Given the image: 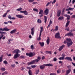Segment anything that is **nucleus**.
Wrapping results in <instances>:
<instances>
[{"label": "nucleus", "instance_id": "obj_31", "mask_svg": "<svg viewBox=\"0 0 75 75\" xmlns=\"http://www.w3.org/2000/svg\"><path fill=\"white\" fill-rule=\"evenodd\" d=\"M64 18L63 16H60L58 18V20H63L64 19Z\"/></svg>", "mask_w": 75, "mask_h": 75}, {"label": "nucleus", "instance_id": "obj_46", "mask_svg": "<svg viewBox=\"0 0 75 75\" xmlns=\"http://www.w3.org/2000/svg\"><path fill=\"white\" fill-rule=\"evenodd\" d=\"M11 66L12 68H14V67H15V66H16V64H11Z\"/></svg>", "mask_w": 75, "mask_h": 75}, {"label": "nucleus", "instance_id": "obj_51", "mask_svg": "<svg viewBox=\"0 0 75 75\" xmlns=\"http://www.w3.org/2000/svg\"><path fill=\"white\" fill-rule=\"evenodd\" d=\"M67 17L68 20L70 19V16L69 15H67Z\"/></svg>", "mask_w": 75, "mask_h": 75}, {"label": "nucleus", "instance_id": "obj_38", "mask_svg": "<svg viewBox=\"0 0 75 75\" xmlns=\"http://www.w3.org/2000/svg\"><path fill=\"white\" fill-rule=\"evenodd\" d=\"M33 10L34 11H36V12H38V9L37 8H34L33 9Z\"/></svg>", "mask_w": 75, "mask_h": 75}, {"label": "nucleus", "instance_id": "obj_32", "mask_svg": "<svg viewBox=\"0 0 75 75\" xmlns=\"http://www.w3.org/2000/svg\"><path fill=\"white\" fill-rule=\"evenodd\" d=\"M71 63L72 64V65H73L75 67V63H74L73 62H72ZM73 72L74 74H75V69L73 70Z\"/></svg>", "mask_w": 75, "mask_h": 75}, {"label": "nucleus", "instance_id": "obj_59", "mask_svg": "<svg viewBox=\"0 0 75 75\" xmlns=\"http://www.w3.org/2000/svg\"><path fill=\"white\" fill-rule=\"evenodd\" d=\"M37 2H33L32 4H37Z\"/></svg>", "mask_w": 75, "mask_h": 75}, {"label": "nucleus", "instance_id": "obj_47", "mask_svg": "<svg viewBox=\"0 0 75 75\" xmlns=\"http://www.w3.org/2000/svg\"><path fill=\"white\" fill-rule=\"evenodd\" d=\"M65 54H64V53H63L62 54V57H63V58H64L65 57Z\"/></svg>", "mask_w": 75, "mask_h": 75}, {"label": "nucleus", "instance_id": "obj_6", "mask_svg": "<svg viewBox=\"0 0 75 75\" xmlns=\"http://www.w3.org/2000/svg\"><path fill=\"white\" fill-rule=\"evenodd\" d=\"M9 30H10V29H8V28L7 27L4 28L3 29L0 28V31H8Z\"/></svg>", "mask_w": 75, "mask_h": 75}, {"label": "nucleus", "instance_id": "obj_62", "mask_svg": "<svg viewBox=\"0 0 75 75\" xmlns=\"http://www.w3.org/2000/svg\"><path fill=\"white\" fill-rule=\"evenodd\" d=\"M75 2V0H72V4H74Z\"/></svg>", "mask_w": 75, "mask_h": 75}, {"label": "nucleus", "instance_id": "obj_5", "mask_svg": "<svg viewBox=\"0 0 75 75\" xmlns=\"http://www.w3.org/2000/svg\"><path fill=\"white\" fill-rule=\"evenodd\" d=\"M59 33L58 32L55 35V38H61V37L60 36V35H59Z\"/></svg>", "mask_w": 75, "mask_h": 75}, {"label": "nucleus", "instance_id": "obj_57", "mask_svg": "<svg viewBox=\"0 0 75 75\" xmlns=\"http://www.w3.org/2000/svg\"><path fill=\"white\" fill-rule=\"evenodd\" d=\"M45 59V57L43 56L42 57V59L43 60V59Z\"/></svg>", "mask_w": 75, "mask_h": 75}, {"label": "nucleus", "instance_id": "obj_7", "mask_svg": "<svg viewBox=\"0 0 75 75\" xmlns=\"http://www.w3.org/2000/svg\"><path fill=\"white\" fill-rule=\"evenodd\" d=\"M13 53H16V54H18V53H20V52H21L20 51V50L18 49H16L15 50H14L13 52Z\"/></svg>", "mask_w": 75, "mask_h": 75}, {"label": "nucleus", "instance_id": "obj_11", "mask_svg": "<svg viewBox=\"0 0 75 75\" xmlns=\"http://www.w3.org/2000/svg\"><path fill=\"white\" fill-rule=\"evenodd\" d=\"M20 55V54L18 53H16V54L14 55L13 58L15 59H16V58H18V57H19Z\"/></svg>", "mask_w": 75, "mask_h": 75}, {"label": "nucleus", "instance_id": "obj_17", "mask_svg": "<svg viewBox=\"0 0 75 75\" xmlns=\"http://www.w3.org/2000/svg\"><path fill=\"white\" fill-rule=\"evenodd\" d=\"M73 44V42L72 41H71L70 42H67V45L68 46V47H69L71 45H72V44Z\"/></svg>", "mask_w": 75, "mask_h": 75}, {"label": "nucleus", "instance_id": "obj_53", "mask_svg": "<svg viewBox=\"0 0 75 75\" xmlns=\"http://www.w3.org/2000/svg\"><path fill=\"white\" fill-rule=\"evenodd\" d=\"M67 40H64V42H63L64 44H66V43H68V42H67Z\"/></svg>", "mask_w": 75, "mask_h": 75}, {"label": "nucleus", "instance_id": "obj_40", "mask_svg": "<svg viewBox=\"0 0 75 75\" xmlns=\"http://www.w3.org/2000/svg\"><path fill=\"white\" fill-rule=\"evenodd\" d=\"M31 67L32 68H35V67H37V65H32Z\"/></svg>", "mask_w": 75, "mask_h": 75}, {"label": "nucleus", "instance_id": "obj_18", "mask_svg": "<svg viewBox=\"0 0 75 75\" xmlns=\"http://www.w3.org/2000/svg\"><path fill=\"white\" fill-rule=\"evenodd\" d=\"M71 69L67 70L66 71V75H68V74H69L70 73V72H71Z\"/></svg>", "mask_w": 75, "mask_h": 75}, {"label": "nucleus", "instance_id": "obj_55", "mask_svg": "<svg viewBox=\"0 0 75 75\" xmlns=\"http://www.w3.org/2000/svg\"><path fill=\"white\" fill-rule=\"evenodd\" d=\"M27 69H31V67H27Z\"/></svg>", "mask_w": 75, "mask_h": 75}, {"label": "nucleus", "instance_id": "obj_37", "mask_svg": "<svg viewBox=\"0 0 75 75\" xmlns=\"http://www.w3.org/2000/svg\"><path fill=\"white\" fill-rule=\"evenodd\" d=\"M50 40H47L46 42L47 45H48L50 44Z\"/></svg>", "mask_w": 75, "mask_h": 75}, {"label": "nucleus", "instance_id": "obj_33", "mask_svg": "<svg viewBox=\"0 0 75 75\" xmlns=\"http://www.w3.org/2000/svg\"><path fill=\"white\" fill-rule=\"evenodd\" d=\"M66 40L67 42H70L71 41H72L71 40V39L70 38H67L66 39Z\"/></svg>", "mask_w": 75, "mask_h": 75}, {"label": "nucleus", "instance_id": "obj_14", "mask_svg": "<svg viewBox=\"0 0 75 75\" xmlns=\"http://www.w3.org/2000/svg\"><path fill=\"white\" fill-rule=\"evenodd\" d=\"M44 13H45L46 15H47L48 14V13H49V9L47 8H46L44 11Z\"/></svg>", "mask_w": 75, "mask_h": 75}, {"label": "nucleus", "instance_id": "obj_28", "mask_svg": "<svg viewBox=\"0 0 75 75\" xmlns=\"http://www.w3.org/2000/svg\"><path fill=\"white\" fill-rule=\"evenodd\" d=\"M40 12H39V14H42V13H43V10H42V9H40Z\"/></svg>", "mask_w": 75, "mask_h": 75}, {"label": "nucleus", "instance_id": "obj_12", "mask_svg": "<svg viewBox=\"0 0 75 75\" xmlns=\"http://www.w3.org/2000/svg\"><path fill=\"white\" fill-rule=\"evenodd\" d=\"M65 36H73V33L71 32H69L65 35Z\"/></svg>", "mask_w": 75, "mask_h": 75}, {"label": "nucleus", "instance_id": "obj_23", "mask_svg": "<svg viewBox=\"0 0 75 75\" xmlns=\"http://www.w3.org/2000/svg\"><path fill=\"white\" fill-rule=\"evenodd\" d=\"M39 44H40L41 47H44V42H42L41 43V42H39Z\"/></svg>", "mask_w": 75, "mask_h": 75}, {"label": "nucleus", "instance_id": "obj_58", "mask_svg": "<svg viewBox=\"0 0 75 75\" xmlns=\"http://www.w3.org/2000/svg\"><path fill=\"white\" fill-rule=\"evenodd\" d=\"M50 75H56V74L54 73H51L50 74Z\"/></svg>", "mask_w": 75, "mask_h": 75}, {"label": "nucleus", "instance_id": "obj_19", "mask_svg": "<svg viewBox=\"0 0 75 75\" xmlns=\"http://www.w3.org/2000/svg\"><path fill=\"white\" fill-rule=\"evenodd\" d=\"M61 10H59L58 11H57V17H59L61 15Z\"/></svg>", "mask_w": 75, "mask_h": 75}, {"label": "nucleus", "instance_id": "obj_10", "mask_svg": "<svg viewBox=\"0 0 75 75\" xmlns=\"http://www.w3.org/2000/svg\"><path fill=\"white\" fill-rule=\"evenodd\" d=\"M65 47V45H62L59 48V49H58V50L59 51H62V50Z\"/></svg>", "mask_w": 75, "mask_h": 75}, {"label": "nucleus", "instance_id": "obj_2", "mask_svg": "<svg viewBox=\"0 0 75 75\" xmlns=\"http://www.w3.org/2000/svg\"><path fill=\"white\" fill-rule=\"evenodd\" d=\"M26 55L27 56H29V57H32L35 55V53L34 52H30L29 53H26Z\"/></svg>", "mask_w": 75, "mask_h": 75}, {"label": "nucleus", "instance_id": "obj_64", "mask_svg": "<svg viewBox=\"0 0 75 75\" xmlns=\"http://www.w3.org/2000/svg\"><path fill=\"white\" fill-rule=\"evenodd\" d=\"M59 64H62V62L61 61H59Z\"/></svg>", "mask_w": 75, "mask_h": 75}, {"label": "nucleus", "instance_id": "obj_16", "mask_svg": "<svg viewBox=\"0 0 75 75\" xmlns=\"http://www.w3.org/2000/svg\"><path fill=\"white\" fill-rule=\"evenodd\" d=\"M17 31V29H15L12 30H11V31L10 33L11 34H14V33H15Z\"/></svg>", "mask_w": 75, "mask_h": 75}, {"label": "nucleus", "instance_id": "obj_35", "mask_svg": "<svg viewBox=\"0 0 75 75\" xmlns=\"http://www.w3.org/2000/svg\"><path fill=\"white\" fill-rule=\"evenodd\" d=\"M39 71H40L39 69L37 70L36 71V73H35V74H36V75H37L38 74V73H39Z\"/></svg>", "mask_w": 75, "mask_h": 75}, {"label": "nucleus", "instance_id": "obj_29", "mask_svg": "<svg viewBox=\"0 0 75 75\" xmlns=\"http://www.w3.org/2000/svg\"><path fill=\"white\" fill-rule=\"evenodd\" d=\"M59 27L58 26H56L55 27V28L54 29V30L55 31H58V30Z\"/></svg>", "mask_w": 75, "mask_h": 75}, {"label": "nucleus", "instance_id": "obj_13", "mask_svg": "<svg viewBox=\"0 0 75 75\" xmlns=\"http://www.w3.org/2000/svg\"><path fill=\"white\" fill-rule=\"evenodd\" d=\"M65 59H67L68 61H72V60L71 58V57H67L64 58Z\"/></svg>", "mask_w": 75, "mask_h": 75}, {"label": "nucleus", "instance_id": "obj_15", "mask_svg": "<svg viewBox=\"0 0 75 75\" xmlns=\"http://www.w3.org/2000/svg\"><path fill=\"white\" fill-rule=\"evenodd\" d=\"M45 64H43V65H40V68L41 69H44L45 68Z\"/></svg>", "mask_w": 75, "mask_h": 75}, {"label": "nucleus", "instance_id": "obj_44", "mask_svg": "<svg viewBox=\"0 0 75 75\" xmlns=\"http://www.w3.org/2000/svg\"><path fill=\"white\" fill-rule=\"evenodd\" d=\"M7 13H6L5 14H4L3 16V17H6V16H7Z\"/></svg>", "mask_w": 75, "mask_h": 75}, {"label": "nucleus", "instance_id": "obj_3", "mask_svg": "<svg viewBox=\"0 0 75 75\" xmlns=\"http://www.w3.org/2000/svg\"><path fill=\"white\" fill-rule=\"evenodd\" d=\"M70 22V21H67L65 27H66V28H65V30L66 31H69V28L68 27V26L69 25V24ZM67 27H68V28H67Z\"/></svg>", "mask_w": 75, "mask_h": 75}, {"label": "nucleus", "instance_id": "obj_42", "mask_svg": "<svg viewBox=\"0 0 75 75\" xmlns=\"http://www.w3.org/2000/svg\"><path fill=\"white\" fill-rule=\"evenodd\" d=\"M3 63L5 64H8V62H7V61L6 60H5L3 62Z\"/></svg>", "mask_w": 75, "mask_h": 75}, {"label": "nucleus", "instance_id": "obj_26", "mask_svg": "<svg viewBox=\"0 0 75 75\" xmlns=\"http://www.w3.org/2000/svg\"><path fill=\"white\" fill-rule=\"evenodd\" d=\"M44 17L45 20L44 22L45 23H47V16H45Z\"/></svg>", "mask_w": 75, "mask_h": 75}, {"label": "nucleus", "instance_id": "obj_45", "mask_svg": "<svg viewBox=\"0 0 75 75\" xmlns=\"http://www.w3.org/2000/svg\"><path fill=\"white\" fill-rule=\"evenodd\" d=\"M21 10H22V8H20L17 9L16 10L17 11H21Z\"/></svg>", "mask_w": 75, "mask_h": 75}, {"label": "nucleus", "instance_id": "obj_24", "mask_svg": "<svg viewBox=\"0 0 75 75\" xmlns=\"http://www.w3.org/2000/svg\"><path fill=\"white\" fill-rule=\"evenodd\" d=\"M31 34L32 35H34V28H33L32 29H31Z\"/></svg>", "mask_w": 75, "mask_h": 75}, {"label": "nucleus", "instance_id": "obj_43", "mask_svg": "<svg viewBox=\"0 0 75 75\" xmlns=\"http://www.w3.org/2000/svg\"><path fill=\"white\" fill-rule=\"evenodd\" d=\"M8 18H9V19H10V20H11V16L10 15H9L8 17Z\"/></svg>", "mask_w": 75, "mask_h": 75}, {"label": "nucleus", "instance_id": "obj_1", "mask_svg": "<svg viewBox=\"0 0 75 75\" xmlns=\"http://www.w3.org/2000/svg\"><path fill=\"white\" fill-rule=\"evenodd\" d=\"M40 60L41 57L38 56V57L37 59L35 60H34L31 62H28V65H33V64H35V62H38V61H40Z\"/></svg>", "mask_w": 75, "mask_h": 75}, {"label": "nucleus", "instance_id": "obj_30", "mask_svg": "<svg viewBox=\"0 0 75 75\" xmlns=\"http://www.w3.org/2000/svg\"><path fill=\"white\" fill-rule=\"evenodd\" d=\"M3 55H2L0 57V62H2L3 61Z\"/></svg>", "mask_w": 75, "mask_h": 75}, {"label": "nucleus", "instance_id": "obj_9", "mask_svg": "<svg viewBox=\"0 0 75 75\" xmlns=\"http://www.w3.org/2000/svg\"><path fill=\"white\" fill-rule=\"evenodd\" d=\"M20 13H23V14H24L25 15H26V16L28 15V12L26 11H20Z\"/></svg>", "mask_w": 75, "mask_h": 75}, {"label": "nucleus", "instance_id": "obj_4", "mask_svg": "<svg viewBox=\"0 0 75 75\" xmlns=\"http://www.w3.org/2000/svg\"><path fill=\"white\" fill-rule=\"evenodd\" d=\"M43 31V28L41 27L40 28V35H39V36L37 40L38 41H40L41 40V34H42V31Z\"/></svg>", "mask_w": 75, "mask_h": 75}, {"label": "nucleus", "instance_id": "obj_50", "mask_svg": "<svg viewBox=\"0 0 75 75\" xmlns=\"http://www.w3.org/2000/svg\"><path fill=\"white\" fill-rule=\"evenodd\" d=\"M0 34H6V33L4 32L0 31Z\"/></svg>", "mask_w": 75, "mask_h": 75}, {"label": "nucleus", "instance_id": "obj_41", "mask_svg": "<svg viewBox=\"0 0 75 75\" xmlns=\"http://www.w3.org/2000/svg\"><path fill=\"white\" fill-rule=\"evenodd\" d=\"M59 60H64V58L62 57H61L59 58Z\"/></svg>", "mask_w": 75, "mask_h": 75}, {"label": "nucleus", "instance_id": "obj_22", "mask_svg": "<svg viewBox=\"0 0 75 75\" xmlns=\"http://www.w3.org/2000/svg\"><path fill=\"white\" fill-rule=\"evenodd\" d=\"M74 8H67L66 10V11H69V10H74Z\"/></svg>", "mask_w": 75, "mask_h": 75}, {"label": "nucleus", "instance_id": "obj_20", "mask_svg": "<svg viewBox=\"0 0 75 75\" xmlns=\"http://www.w3.org/2000/svg\"><path fill=\"white\" fill-rule=\"evenodd\" d=\"M45 64V67H52L53 66V65L52 64H51L50 63Z\"/></svg>", "mask_w": 75, "mask_h": 75}, {"label": "nucleus", "instance_id": "obj_36", "mask_svg": "<svg viewBox=\"0 0 75 75\" xmlns=\"http://www.w3.org/2000/svg\"><path fill=\"white\" fill-rule=\"evenodd\" d=\"M1 70L2 71H4L6 70V69H5V68L2 67L1 68Z\"/></svg>", "mask_w": 75, "mask_h": 75}, {"label": "nucleus", "instance_id": "obj_56", "mask_svg": "<svg viewBox=\"0 0 75 75\" xmlns=\"http://www.w3.org/2000/svg\"><path fill=\"white\" fill-rule=\"evenodd\" d=\"M57 0H54L52 2V4H54V3H55V2H56V1Z\"/></svg>", "mask_w": 75, "mask_h": 75}, {"label": "nucleus", "instance_id": "obj_63", "mask_svg": "<svg viewBox=\"0 0 75 75\" xmlns=\"http://www.w3.org/2000/svg\"><path fill=\"white\" fill-rule=\"evenodd\" d=\"M15 19H16V18L14 17L11 18V20H15Z\"/></svg>", "mask_w": 75, "mask_h": 75}, {"label": "nucleus", "instance_id": "obj_8", "mask_svg": "<svg viewBox=\"0 0 75 75\" xmlns=\"http://www.w3.org/2000/svg\"><path fill=\"white\" fill-rule=\"evenodd\" d=\"M16 16L18 18H24V16L21 15H16Z\"/></svg>", "mask_w": 75, "mask_h": 75}, {"label": "nucleus", "instance_id": "obj_54", "mask_svg": "<svg viewBox=\"0 0 75 75\" xmlns=\"http://www.w3.org/2000/svg\"><path fill=\"white\" fill-rule=\"evenodd\" d=\"M57 58H54L53 59V61L54 62L57 61Z\"/></svg>", "mask_w": 75, "mask_h": 75}, {"label": "nucleus", "instance_id": "obj_21", "mask_svg": "<svg viewBox=\"0 0 75 75\" xmlns=\"http://www.w3.org/2000/svg\"><path fill=\"white\" fill-rule=\"evenodd\" d=\"M51 24H52V21L50 20V21L49 24L48 26L47 27V29H48L49 27H50V26H51Z\"/></svg>", "mask_w": 75, "mask_h": 75}, {"label": "nucleus", "instance_id": "obj_60", "mask_svg": "<svg viewBox=\"0 0 75 75\" xmlns=\"http://www.w3.org/2000/svg\"><path fill=\"white\" fill-rule=\"evenodd\" d=\"M57 72L58 74H59L60 73V72L59 71V69H58L57 71Z\"/></svg>", "mask_w": 75, "mask_h": 75}, {"label": "nucleus", "instance_id": "obj_27", "mask_svg": "<svg viewBox=\"0 0 75 75\" xmlns=\"http://www.w3.org/2000/svg\"><path fill=\"white\" fill-rule=\"evenodd\" d=\"M42 22V21L40 19H38L37 20V23H39V24H41Z\"/></svg>", "mask_w": 75, "mask_h": 75}, {"label": "nucleus", "instance_id": "obj_48", "mask_svg": "<svg viewBox=\"0 0 75 75\" xmlns=\"http://www.w3.org/2000/svg\"><path fill=\"white\" fill-rule=\"evenodd\" d=\"M67 68L68 69H70L71 68V66H67Z\"/></svg>", "mask_w": 75, "mask_h": 75}, {"label": "nucleus", "instance_id": "obj_52", "mask_svg": "<svg viewBox=\"0 0 75 75\" xmlns=\"http://www.w3.org/2000/svg\"><path fill=\"white\" fill-rule=\"evenodd\" d=\"M34 1V0H28L29 2H30L31 3H32V2H33Z\"/></svg>", "mask_w": 75, "mask_h": 75}, {"label": "nucleus", "instance_id": "obj_39", "mask_svg": "<svg viewBox=\"0 0 75 75\" xmlns=\"http://www.w3.org/2000/svg\"><path fill=\"white\" fill-rule=\"evenodd\" d=\"M52 3V1H50L49 2H48L46 5V6H48V5H50V4H51V3Z\"/></svg>", "mask_w": 75, "mask_h": 75}, {"label": "nucleus", "instance_id": "obj_49", "mask_svg": "<svg viewBox=\"0 0 75 75\" xmlns=\"http://www.w3.org/2000/svg\"><path fill=\"white\" fill-rule=\"evenodd\" d=\"M30 47L32 50H34V45H31L30 46Z\"/></svg>", "mask_w": 75, "mask_h": 75}, {"label": "nucleus", "instance_id": "obj_34", "mask_svg": "<svg viewBox=\"0 0 75 75\" xmlns=\"http://www.w3.org/2000/svg\"><path fill=\"white\" fill-rule=\"evenodd\" d=\"M20 58H21V59H25V56L24 55L20 56Z\"/></svg>", "mask_w": 75, "mask_h": 75}, {"label": "nucleus", "instance_id": "obj_25", "mask_svg": "<svg viewBox=\"0 0 75 75\" xmlns=\"http://www.w3.org/2000/svg\"><path fill=\"white\" fill-rule=\"evenodd\" d=\"M28 74L29 75H33V73H32L31 70H29L28 71Z\"/></svg>", "mask_w": 75, "mask_h": 75}, {"label": "nucleus", "instance_id": "obj_61", "mask_svg": "<svg viewBox=\"0 0 75 75\" xmlns=\"http://www.w3.org/2000/svg\"><path fill=\"white\" fill-rule=\"evenodd\" d=\"M1 36L0 37L1 38H3V37L4 36V35H3V34H1Z\"/></svg>", "mask_w": 75, "mask_h": 75}]
</instances>
